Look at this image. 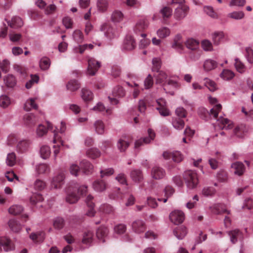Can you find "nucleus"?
<instances>
[{
  "label": "nucleus",
  "instance_id": "1",
  "mask_svg": "<svg viewBox=\"0 0 253 253\" xmlns=\"http://www.w3.org/2000/svg\"><path fill=\"white\" fill-rule=\"evenodd\" d=\"M219 112H199L200 117L205 120L213 118L217 120L222 126V129H231L233 127V122L222 116L218 117Z\"/></svg>",
  "mask_w": 253,
  "mask_h": 253
},
{
  "label": "nucleus",
  "instance_id": "2",
  "mask_svg": "<svg viewBox=\"0 0 253 253\" xmlns=\"http://www.w3.org/2000/svg\"><path fill=\"white\" fill-rule=\"evenodd\" d=\"M154 77L156 80V83L157 84H160L163 86L164 89L168 92V90L169 89V86L176 88L178 87V83L172 80H167L168 75L164 71L157 72L154 73ZM170 94H173V91H169Z\"/></svg>",
  "mask_w": 253,
  "mask_h": 253
},
{
  "label": "nucleus",
  "instance_id": "3",
  "mask_svg": "<svg viewBox=\"0 0 253 253\" xmlns=\"http://www.w3.org/2000/svg\"><path fill=\"white\" fill-rule=\"evenodd\" d=\"M75 190H78V195H77L74 191L70 192L71 190V186L69 187L68 190V194L66 197V201L70 204H74L77 202L79 199V195L83 196L85 195L87 192V186L85 185H82L79 186L77 185L75 187Z\"/></svg>",
  "mask_w": 253,
  "mask_h": 253
},
{
  "label": "nucleus",
  "instance_id": "4",
  "mask_svg": "<svg viewBox=\"0 0 253 253\" xmlns=\"http://www.w3.org/2000/svg\"><path fill=\"white\" fill-rule=\"evenodd\" d=\"M183 177L189 188L193 189L195 188L199 183L197 173L192 170L186 171L184 173Z\"/></svg>",
  "mask_w": 253,
  "mask_h": 253
},
{
  "label": "nucleus",
  "instance_id": "5",
  "mask_svg": "<svg viewBox=\"0 0 253 253\" xmlns=\"http://www.w3.org/2000/svg\"><path fill=\"white\" fill-rule=\"evenodd\" d=\"M185 45L187 48L195 52L193 55L191 54V58L194 60L198 59L201 54V51L199 49V42L192 38L189 39L185 42Z\"/></svg>",
  "mask_w": 253,
  "mask_h": 253
},
{
  "label": "nucleus",
  "instance_id": "6",
  "mask_svg": "<svg viewBox=\"0 0 253 253\" xmlns=\"http://www.w3.org/2000/svg\"><path fill=\"white\" fill-rule=\"evenodd\" d=\"M100 67V63L94 58H90L88 59L87 73L90 76H94Z\"/></svg>",
  "mask_w": 253,
  "mask_h": 253
},
{
  "label": "nucleus",
  "instance_id": "7",
  "mask_svg": "<svg viewBox=\"0 0 253 253\" xmlns=\"http://www.w3.org/2000/svg\"><path fill=\"white\" fill-rule=\"evenodd\" d=\"M186 112H175L177 117L173 119L172 121V125L174 128L177 129H181L183 128L184 123L181 118L186 116Z\"/></svg>",
  "mask_w": 253,
  "mask_h": 253
},
{
  "label": "nucleus",
  "instance_id": "8",
  "mask_svg": "<svg viewBox=\"0 0 253 253\" xmlns=\"http://www.w3.org/2000/svg\"><path fill=\"white\" fill-rule=\"evenodd\" d=\"M148 137H146L143 138H140L135 142V148H138L142 146L143 144L149 143L152 140H154L155 137V132L151 128L148 129Z\"/></svg>",
  "mask_w": 253,
  "mask_h": 253
},
{
  "label": "nucleus",
  "instance_id": "9",
  "mask_svg": "<svg viewBox=\"0 0 253 253\" xmlns=\"http://www.w3.org/2000/svg\"><path fill=\"white\" fill-rule=\"evenodd\" d=\"M1 247L5 252L11 251L15 249L14 245L11 240L5 237H0V253L2 251Z\"/></svg>",
  "mask_w": 253,
  "mask_h": 253
},
{
  "label": "nucleus",
  "instance_id": "10",
  "mask_svg": "<svg viewBox=\"0 0 253 253\" xmlns=\"http://www.w3.org/2000/svg\"><path fill=\"white\" fill-rule=\"evenodd\" d=\"M170 221L175 224H179L183 222L184 220V213L179 210L172 211L169 215Z\"/></svg>",
  "mask_w": 253,
  "mask_h": 253
},
{
  "label": "nucleus",
  "instance_id": "11",
  "mask_svg": "<svg viewBox=\"0 0 253 253\" xmlns=\"http://www.w3.org/2000/svg\"><path fill=\"white\" fill-rule=\"evenodd\" d=\"M58 129L57 128L54 130V137L53 142L55 144H57L56 145H54L53 146V148H54L53 153L55 158H56V157L59 153V148L60 146L63 145V141L61 139L60 135L58 133Z\"/></svg>",
  "mask_w": 253,
  "mask_h": 253
},
{
  "label": "nucleus",
  "instance_id": "12",
  "mask_svg": "<svg viewBox=\"0 0 253 253\" xmlns=\"http://www.w3.org/2000/svg\"><path fill=\"white\" fill-rule=\"evenodd\" d=\"M166 173L165 170L158 166L154 167L151 170V175L156 180L162 179L165 177Z\"/></svg>",
  "mask_w": 253,
  "mask_h": 253
},
{
  "label": "nucleus",
  "instance_id": "13",
  "mask_svg": "<svg viewBox=\"0 0 253 253\" xmlns=\"http://www.w3.org/2000/svg\"><path fill=\"white\" fill-rule=\"evenodd\" d=\"M65 175L63 172H60L56 176L53 177L51 185L55 189L60 188L64 184Z\"/></svg>",
  "mask_w": 253,
  "mask_h": 253
},
{
  "label": "nucleus",
  "instance_id": "14",
  "mask_svg": "<svg viewBox=\"0 0 253 253\" xmlns=\"http://www.w3.org/2000/svg\"><path fill=\"white\" fill-rule=\"evenodd\" d=\"M132 230L136 233L140 234L143 232L146 229L145 222L142 220L137 219L134 221L131 224Z\"/></svg>",
  "mask_w": 253,
  "mask_h": 253
},
{
  "label": "nucleus",
  "instance_id": "15",
  "mask_svg": "<svg viewBox=\"0 0 253 253\" xmlns=\"http://www.w3.org/2000/svg\"><path fill=\"white\" fill-rule=\"evenodd\" d=\"M148 23L146 20H140L136 23L134 31L136 33H140L142 37H145L146 35L143 32L148 27Z\"/></svg>",
  "mask_w": 253,
  "mask_h": 253
},
{
  "label": "nucleus",
  "instance_id": "16",
  "mask_svg": "<svg viewBox=\"0 0 253 253\" xmlns=\"http://www.w3.org/2000/svg\"><path fill=\"white\" fill-rule=\"evenodd\" d=\"M189 10V7L187 5L178 6L175 10L174 16L177 19L183 18L186 16Z\"/></svg>",
  "mask_w": 253,
  "mask_h": 253
},
{
  "label": "nucleus",
  "instance_id": "17",
  "mask_svg": "<svg viewBox=\"0 0 253 253\" xmlns=\"http://www.w3.org/2000/svg\"><path fill=\"white\" fill-rule=\"evenodd\" d=\"M136 46L135 40L131 36H127L124 42L123 49L126 50H131Z\"/></svg>",
  "mask_w": 253,
  "mask_h": 253
},
{
  "label": "nucleus",
  "instance_id": "18",
  "mask_svg": "<svg viewBox=\"0 0 253 253\" xmlns=\"http://www.w3.org/2000/svg\"><path fill=\"white\" fill-rule=\"evenodd\" d=\"M93 197L91 195H87L85 203L89 208V210L86 212V215L88 216H93L95 213V211L94 210V203L93 202Z\"/></svg>",
  "mask_w": 253,
  "mask_h": 253
},
{
  "label": "nucleus",
  "instance_id": "19",
  "mask_svg": "<svg viewBox=\"0 0 253 253\" xmlns=\"http://www.w3.org/2000/svg\"><path fill=\"white\" fill-rule=\"evenodd\" d=\"M38 121V118L33 113H27L23 117L24 124L29 126L35 125Z\"/></svg>",
  "mask_w": 253,
  "mask_h": 253
},
{
  "label": "nucleus",
  "instance_id": "20",
  "mask_svg": "<svg viewBox=\"0 0 253 253\" xmlns=\"http://www.w3.org/2000/svg\"><path fill=\"white\" fill-rule=\"evenodd\" d=\"M108 229L105 226H101L96 231V237L100 241L103 243L105 241V239L108 234Z\"/></svg>",
  "mask_w": 253,
  "mask_h": 253
},
{
  "label": "nucleus",
  "instance_id": "21",
  "mask_svg": "<svg viewBox=\"0 0 253 253\" xmlns=\"http://www.w3.org/2000/svg\"><path fill=\"white\" fill-rule=\"evenodd\" d=\"M80 167L83 172L85 174H89L93 170V166L87 160H83L80 163Z\"/></svg>",
  "mask_w": 253,
  "mask_h": 253
},
{
  "label": "nucleus",
  "instance_id": "22",
  "mask_svg": "<svg viewBox=\"0 0 253 253\" xmlns=\"http://www.w3.org/2000/svg\"><path fill=\"white\" fill-rule=\"evenodd\" d=\"M47 127L42 125H40L37 129V134L39 137H42L45 134L47 129H52L53 128L52 124L49 122H46Z\"/></svg>",
  "mask_w": 253,
  "mask_h": 253
},
{
  "label": "nucleus",
  "instance_id": "23",
  "mask_svg": "<svg viewBox=\"0 0 253 253\" xmlns=\"http://www.w3.org/2000/svg\"><path fill=\"white\" fill-rule=\"evenodd\" d=\"M230 237L231 242L235 244L237 242L238 239H242L243 237L242 232L238 229H235L228 232Z\"/></svg>",
  "mask_w": 253,
  "mask_h": 253
},
{
  "label": "nucleus",
  "instance_id": "24",
  "mask_svg": "<svg viewBox=\"0 0 253 253\" xmlns=\"http://www.w3.org/2000/svg\"><path fill=\"white\" fill-rule=\"evenodd\" d=\"M231 168L234 169V173L239 176L242 175L244 173L245 169L243 164L239 162L233 163L231 166Z\"/></svg>",
  "mask_w": 253,
  "mask_h": 253
},
{
  "label": "nucleus",
  "instance_id": "25",
  "mask_svg": "<svg viewBox=\"0 0 253 253\" xmlns=\"http://www.w3.org/2000/svg\"><path fill=\"white\" fill-rule=\"evenodd\" d=\"M172 47L179 51L183 50L184 49V45L182 40V36L180 35H177L175 37Z\"/></svg>",
  "mask_w": 253,
  "mask_h": 253
},
{
  "label": "nucleus",
  "instance_id": "26",
  "mask_svg": "<svg viewBox=\"0 0 253 253\" xmlns=\"http://www.w3.org/2000/svg\"><path fill=\"white\" fill-rule=\"evenodd\" d=\"M131 178L135 182H140L143 179L142 172L140 169H133L130 174Z\"/></svg>",
  "mask_w": 253,
  "mask_h": 253
},
{
  "label": "nucleus",
  "instance_id": "27",
  "mask_svg": "<svg viewBox=\"0 0 253 253\" xmlns=\"http://www.w3.org/2000/svg\"><path fill=\"white\" fill-rule=\"evenodd\" d=\"M8 25L12 28H18L22 27L23 25V22L22 19L19 17H13L11 21H7Z\"/></svg>",
  "mask_w": 253,
  "mask_h": 253
},
{
  "label": "nucleus",
  "instance_id": "28",
  "mask_svg": "<svg viewBox=\"0 0 253 253\" xmlns=\"http://www.w3.org/2000/svg\"><path fill=\"white\" fill-rule=\"evenodd\" d=\"M174 192L175 190L172 186L170 185H167L164 189L165 197L166 198L164 199L159 198L158 199V201H163L164 203L167 202L168 199L174 193Z\"/></svg>",
  "mask_w": 253,
  "mask_h": 253
},
{
  "label": "nucleus",
  "instance_id": "29",
  "mask_svg": "<svg viewBox=\"0 0 253 253\" xmlns=\"http://www.w3.org/2000/svg\"><path fill=\"white\" fill-rule=\"evenodd\" d=\"M174 235L179 239H183L187 234L186 228L184 226L176 227L173 231Z\"/></svg>",
  "mask_w": 253,
  "mask_h": 253
},
{
  "label": "nucleus",
  "instance_id": "30",
  "mask_svg": "<svg viewBox=\"0 0 253 253\" xmlns=\"http://www.w3.org/2000/svg\"><path fill=\"white\" fill-rule=\"evenodd\" d=\"M8 225L11 230L14 232H18L22 229L21 224L17 220L13 219L9 220Z\"/></svg>",
  "mask_w": 253,
  "mask_h": 253
},
{
  "label": "nucleus",
  "instance_id": "31",
  "mask_svg": "<svg viewBox=\"0 0 253 253\" xmlns=\"http://www.w3.org/2000/svg\"><path fill=\"white\" fill-rule=\"evenodd\" d=\"M30 145V142L28 140H24L20 141L17 145V150L21 153L26 152Z\"/></svg>",
  "mask_w": 253,
  "mask_h": 253
},
{
  "label": "nucleus",
  "instance_id": "32",
  "mask_svg": "<svg viewBox=\"0 0 253 253\" xmlns=\"http://www.w3.org/2000/svg\"><path fill=\"white\" fill-rule=\"evenodd\" d=\"M30 238L35 242H41L44 239V233L43 232L33 233L30 235Z\"/></svg>",
  "mask_w": 253,
  "mask_h": 253
},
{
  "label": "nucleus",
  "instance_id": "33",
  "mask_svg": "<svg viewBox=\"0 0 253 253\" xmlns=\"http://www.w3.org/2000/svg\"><path fill=\"white\" fill-rule=\"evenodd\" d=\"M92 92L86 88H83L82 90L81 97L82 99L85 101H90L93 99Z\"/></svg>",
  "mask_w": 253,
  "mask_h": 253
},
{
  "label": "nucleus",
  "instance_id": "34",
  "mask_svg": "<svg viewBox=\"0 0 253 253\" xmlns=\"http://www.w3.org/2000/svg\"><path fill=\"white\" fill-rule=\"evenodd\" d=\"M217 62L211 59L206 60L204 64L205 70L209 71L215 69L217 67Z\"/></svg>",
  "mask_w": 253,
  "mask_h": 253
},
{
  "label": "nucleus",
  "instance_id": "35",
  "mask_svg": "<svg viewBox=\"0 0 253 253\" xmlns=\"http://www.w3.org/2000/svg\"><path fill=\"white\" fill-rule=\"evenodd\" d=\"M93 239V233L91 231L85 232L83 235L82 242L84 244H90Z\"/></svg>",
  "mask_w": 253,
  "mask_h": 253
},
{
  "label": "nucleus",
  "instance_id": "36",
  "mask_svg": "<svg viewBox=\"0 0 253 253\" xmlns=\"http://www.w3.org/2000/svg\"><path fill=\"white\" fill-rule=\"evenodd\" d=\"M172 9L168 6L164 7L160 11L164 21H166L172 15Z\"/></svg>",
  "mask_w": 253,
  "mask_h": 253
},
{
  "label": "nucleus",
  "instance_id": "37",
  "mask_svg": "<svg viewBox=\"0 0 253 253\" xmlns=\"http://www.w3.org/2000/svg\"><path fill=\"white\" fill-rule=\"evenodd\" d=\"M106 185L105 182L102 180H96L93 184V188L98 192H101L106 189Z\"/></svg>",
  "mask_w": 253,
  "mask_h": 253
},
{
  "label": "nucleus",
  "instance_id": "38",
  "mask_svg": "<svg viewBox=\"0 0 253 253\" xmlns=\"http://www.w3.org/2000/svg\"><path fill=\"white\" fill-rule=\"evenodd\" d=\"M246 126L244 125H241L235 127L234 129L233 133L235 135L238 137H242L245 135L246 132Z\"/></svg>",
  "mask_w": 253,
  "mask_h": 253
},
{
  "label": "nucleus",
  "instance_id": "39",
  "mask_svg": "<svg viewBox=\"0 0 253 253\" xmlns=\"http://www.w3.org/2000/svg\"><path fill=\"white\" fill-rule=\"evenodd\" d=\"M102 30L104 31L105 35L109 39H112L114 37L115 30L109 25L105 24L102 26Z\"/></svg>",
  "mask_w": 253,
  "mask_h": 253
},
{
  "label": "nucleus",
  "instance_id": "40",
  "mask_svg": "<svg viewBox=\"0 0 253 253\" xmlns=\"http://www.w3.org/2000/svg\"><path fill=\"white\" fill-rule=\"evenodd\" d=\"M4 82L7 87H13L16 84L15 77L12 75H8L4 78Z\"/></svg>",
  "mask_w": 253,
  "mask_h": 253
},
{
  "label": "nucleus",
  "instance_id": "41",
  "mask_svg": "<svg viewBox=\"0 0 253 253\" xmlns=\"http://www.w3.org/2000/svg\"><path fill=\"white\" fill-rule=\"evenodd\" d=\"M94 126L97 133L98 134H103L104 132L105 126L102 121H96L94 124Z\"/></svg>",
  "mask_w": 253,
  "mask_h": 253
},
{
  "label": "nucleus",
  "instance_id": "42",
  "mask_svg": "<svg viewBox=\"0 0 253 253\" xmlns=\"http://www.w3.org/2000/svg\"><path fill=\"white\" fill-rule=\"evenodd\" d=\"M244 13L242 11H233L227 14V17L235 20H241L244 17Z\"/></svg>",
  "mask_w": 253,
  "mask_h": 253
},
{
  "label": "nucleus",
  "instance_id": "43",
  "mask_svg": "<svg viewBox=\"0 0 253 253\" xmlns=\"http://www.w3.org/2000/svg\"><path fill=\"white\" fill-rule=\"evenodd\" d=\"M40 154L42 158H48L51 154L50 147L47 145L42 146L40 149Z\"/></svg>",
  "mask_w": 253,
  "mask_h": 253
},
{
  "label": "nucleus",
  "instance_id": "44",
  "mask_svg": "<svg viewBox=\"0 0 253 253\" xmlns=\"http://www.w3.org/2000/svg\"><path fill=\"white\" fill-rule=\"evenodd\" d=\"M67 87L68 90L74 91L80 87V84L76 80H71L67 84Z\"/></svg>",
  "mask_w": 253,
  "mask_h": 253
},
{
  "label": "nucleus",
  "instance_id": "45",
  "mask_svg": "<svg viewBox=\"0 0 253 253\" xmlns=\"http://www.w3.org/2000/svg\"><path fill=\"white\" fill-rule=\"evenodd\" d=\"M23 211V208L20 205H13L9 209V212L14 215L20 214Z\"/></svg>",
  "mask_w": 253,
  "mask_h": 253
},
{
  "label": "nucleus",
  "instance_id": "46",
  "mask_svg": "<svg viewBox=\"0 0 253 253\" xmlns=\"http://www.w3.org/2000/svg\"><path fill=\"white\" fill-rule=\"evenodd\" d=\"M50 65V59L46 57H43L40 60V67L42 70L48 69Z\"/></svg>",
  "mask_w": 253,
  "mask_h": 253
},
{
  "label": "nucleus",
  "instance_id": "47",
  "mask_svg": "<svg viewBox=\"0 0 253 253\" xmlns=\"http://www.w3.org/2000/svg\"><path fill=\"white\" fill-rule=\"evenodd\" d=\"M112 94L115 97H122L124 96L125 92L122 86H117L114 88Z\"/></svg>",
  "mask_w": 253,
  "mask_h": 253
},
{
  "label": "nucleus",
  "instance_id": "48",
  "mask_svg": "<svg viewBox=\"0 0 253 253\" xmlns=\"http://www.w3.org/2000/svg\"><path fill=\"white\" fill-rule=\"evenodd\" d=\"M129 145V142L122 138H120L117 143L118 148L121 152L125 151Z\"/></svg>",
  "mask_w": 253,
  "mask_h": 253
},
{
  "label": "nucleus",
  "instance_id": "49",
  "mask_svg": "<svg viewBox=\"0 0 253 253\" xmlns=\"http://www.w3.org/2000/svg\"><path fill=\"white\" fill-rule=\"evenodd\" d=\"M235 76L234 72L228 69L223 70L220 74L221 78L225 80H230L232 79Z\"/></svg>",
  "mask_w": 253,
  "mask_h": 253
},
{
  "label": "nucleus",
  "instance_id": "50",
  "mask_svg": "<svg viewBox=\"0 0 253 253\" xmlns=\"http://www.w3.org/2000/svg\"><path fill=\"white\" fill-rule=\"evenodd\" d=\"M156 103L157 104L156 109L158 111H169L165 99L160 98L157 100Z\"/></svg>",
  "mask_w": 253,
  "mask_h": 253
},
{
  "label": "nucleus",
  "instance_id": "51",
  "mask_svg": "<svg viewBox=\"0 0 253 253\" xmlns=\"http://www.w3.org/2000/svg\"><path fill=\"white\" fill-rule=\"evenodd\" d=\"M43 198L42 195L39 193H34L30 198V202L32 205H35L37 203L42 201Z\"/></svg>",
  "mask_w": 253,
  "mask_h": 253
},
{
  "label": "nucleus",
  "instance_id": "52",
  "mask_svg": "<svg viewBox=\"0 0 253 253\" xmlns=\"http://www.w3.org/2000/svg\"><path fill=\"white\" fill-rule=\"evenodd\" d=\"M36 170L39 174L49 172L50 168L47 164H41L37 166Z\"/></svg>",
  "mask_w": 253,
  "mask_h": 253
},
{
  "label": "nucleus",
  "instance_id": "53",
  "mask_svg": "<svg viewBox=\"0 0 253 253\" xmlns=\"http://www.w3.org/2000/svg\"><path fill=\"white\" fill-rule=\"evenodd\" d=\"M170 30L167 27H163L157 31V35L160 38H165L170 34Z\"/></svg>",
  "mask_w": 253,
  "mask_h": 253
},
{
  "label": "nucleus",
  "instance_id": "54",
  "mask_svg": "<svg viewBox=\"0 0 253 253\" xmlns=\"http://www.w3.org/2000/svg\"><path fill=\"white\" fill-rule=\"evenodd\" d=\"M73 37L75 41L78 43H82L84 41V35L80 30H75L73 33Z\"/></svg>",
  "mask_w": 253,
  "mask_h": 253
},
{
  "label": "nucleus",
  "instance_id": "55",
  "mask_svg": "<svg viewBox=\"0 0 253 253\" xmlns=\"http://www.w3.org/2000/svg\"><path fill=\"white\" fill-rule=\"evenodd\" d=\"M86 154L89 158L95 159L100 156V152L96 148H91L87 150Z\"/></svg>",
  "mask_w": 253,
  "mask_h": 253
},
{
  "label": "nucleus",
  "instance_id": "56",
  "mask_svg": "<svg viewBox=\"0 0 253 253\" xmlns=\"http://www.w3.org/2000/svg\"><path fill=\"white\" fill-rule=\"evenodd\" d=\"M153 67H152V71L154 73L157 72H161L160 70L161 67V61L160 58H155L153 59L152 61Z\"/></svg>",
  "mask_w": 253,
  "mask_h": 253
},
{
  "label": "nucleus",
  "instance_id": "57",
  "mask_svg": "<svg viewBox=\"0 0 253 253\" xmlns=\"http://www.w3.org/2000/svg\"><path fill=\"white\" fill-rule=\"evenodd\" d=\"M11 103L10 98L7 95L0 96V106L3 108L7 107Z\"/></svg>",
  "mask_w": 253,
  "mask_h": 253
},
{
  "label": "nucleus",
  "instance_id": "58",
  "mask_svg": "<svg viewBox=\"0 0 253 253\" xmlns=\"http://www.w3.org/2000/svg\"><path fill=\"white\" fill-rule=\"evenodd\" d=\"M16 161V157L15 154L14 152L9 153L7 155L6 159V163L9 166H13Z\"/></svg>",
  "mask_w": 253,
  "mask_h": 253
},
{
  "label": "nucleus",
  "instance_id": "59",
  "mask_svg": "<svg viewBox=\"0 0 253 253\" xmlns=\"http://www.w3.org/2000/svg\"><path fill=\"white\" fill-rule=\"evenodd\" d=\"M123 13L118 10L115 11L112 15V20L114 22H120L123 19Z\"/></svg>",
  "mask_w": 253,
  "mask_h": 253
},
{
  "label": "nucleus",
  "instance_id": "60",
  "mask_svg": "<svg viewBox=\"0 0 253 253\" xmlns=\"http://www.w3.org/2000/svg\"><path fill=\"white\" fill-rule=\"evenodd\" d=\"M100 211L106 214H111L114 212V209L109 204H104L100 207Z\"/></svg>",
  "mask_w": 253,
  "mask_h": 253
},
{
  "label": "nucleus",
  "instance_id": "61",
  "mask_svg": "<svg viewBox=\"0 0 253 253\" xmlns=\"http://www.w3.org/2000/svg\"><path fill=\"white\" fill-rule=\"evenodd\" d=\"M234 65L237 71L239 73H242L245 72V66L238 58L235 59Z\"/></svg>",
  "mask_w": 253,
  "mask_h": 253
},
{
  "label": "nucleus",
  "instance_id": "62",
  "mask_svg": "<svg viewBox=\"0 0 253 253\" xmlns=\"http://www.w3.org/2000/svg\"><path fill=\"white\" fill-rule=\"evenodd\" d=\"M216 190L212 187H206L203 188L202 194L205 196H212L215 193Z\"/></svg>",
  "mask_w": 253,
  "mask_h": 253
},
{
  "label": "nucleus",
  "instance_id": "63",
  "mask_svg": "<svg viewBox=\"0 0 253 253\" xmlns=\"http://www.w3.org/2000/svg\"><path fill=\"white\" fill-rule=\"evenodd\" d=\"M97 5L99 11H105L108 7L107 0H98Z\"/></svg>",
  "mask_w": 253,
  "mask_h": 253
},
{
  "label": "nucleus",
  "instance_id": "64",
  "mask_svg": "<svg viewBox=\"0 0 253 253\" xmlns=\"http://www.w3.org/2000/svg\"><path fill=\"white\" fill-rule=\"evenodd\" d=\"M224 37L222 32H215L212 36V39L215 44H218Z\"/></svg>",
  "mask_w": 253,
  "mask_h": 253
}]
</instances>
